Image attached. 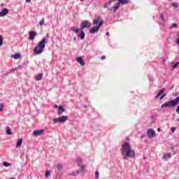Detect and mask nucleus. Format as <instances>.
Here are the masks:
<instances>
[{
    "label": "nucleus",
    "mask_w": 179,
    "mask_h": 179,
    "mask_svg": "<svg viewBox=\"0 0 179 179\" xmlns=\"http://www.w3.org/2000/svg\"><path fill=\"white\" fill-rule=\"evenodd\" d=\"M3 166H4V167H9V166H10V164H8L7 162H3Z\"/></svg>",
    "instance_id": "nucleus-30"
},
{
    "label": "nucleus",
    "mask_w": 179,
    "mask_h": 179,
    "mask_svg": "<svg viewBox=\"0 0 179 179\" xmlns=\"http://www.w3.org/2000/svg\"><path fill=\"white\" fill-rule=\"evenodd\" d=\"M177 36H178L177 38H179V32L177 33Z\"/></svg>",
    "instance_id": "nucleus-44"
},
{
    "label": "nucleus",
    "mask_w": 179,
    "mask_h": 179,
    "mask_svg": "<svg viewBox=\"0 0 179 179\" xmlns=\"http://www.w3.org/2000/svg\"><path fill=\"white\" fill-rule=\"evenodd\" d=\"M8 8H3L1 12H0V17H2L8 15Z\"/></svg>",
    "instance_id": "nucleus-13"
},
{
    "label": "nucleus",
    "mask_w": 179,
    "mask_h": 179,
    "mask_svg": "<svg viewBox=\"0 0 179 179\" xmlns=\"http://www.w3.org/2000/svg\"><path fill=\"white\" fill-rule=\"evenodd\" d=\"M27 1V2H30V0H26Z\"/></svg>",
    "instance_id": "nucleus-46"
},
{
    "label": "nucleus",
    "mask_w": 179,
    "mask_h": 179,
    "mask_svg": "<svg viewBox=\"0 0 179 179\" xmlns=\"http://www.w3.org/2000/svg\"><path fill=\"white\" fill-rule=\"evenodd\" d=\"M173 27H178V24H173L171 27H169V30H173Z\"/></svg>",
    "instance_id": "nucleus-23"
},
{
    "label": "nucleus",
    "mask_w": 179,
    "mask_h": 179,
    "mask_svg": "<svg viewBox=\"0 0 179 179\" xmlns=\"http://www.w3.org/2000/svg\"><path fill=\"white\" fill-rule=\"evenodd\" d=\"M49 176H51V171H47L45 173V177H49Z\"/></svg>",
    "instance_id": "nucleus-25"
},
{
    "label": "nucleus",
    "mask_w": 179,
    "mask_h": 179,
    "mask_svg": "<svg viewBox=\"0 0 179 179\" xmlns=\"http://www.w3.org/2000/svg\"><path fill=\"white\" fill-rule=\"evenodd\" d=\"M11 57H13L14 59H19V58H20L22 55H20V54H15V55H11Z\"/></svg>",
    "instance_id": "nucleus-18"
},
{
    "label": "nucleus",
    "mask_w": 179,
    "mask_h": 179,
    "mask_svg": "<svg viewBox=\"0 0 179 179\" xmlns=\"http://www.w3.org/2000/svg\"><path fill=\"white\" fill-rule=\"evenodd\" d=\"M45 23V21L44 20V18H43L40 22H39V25L43 26Z\"/></svg>",
    "instance_id": "nucleus-26"
},
{
    "label": "nucleus",
    "mask_w": 179,
    "mask_h": 179,
    "mask_svg": "<svg viewBox=\"0 0 179 179\" xmlns=\"http://www.w3.org/2000/svg\"><path fill=\"white\" fill-rule=\"evenodd\" d=\"M48 43V39L45 38H43V39L38 42V45L34 48V52L37 55L41 54L43 51H44V48H45V44Z\"/></svg>",
    "instance_id": "nucleus-2"
},
{
    "label": "nucleus",
    "mask_w": 179,
    "mask_h": 179,
    "mask_svg": "<svg viewBox=\"0 0 179 179\" xmlns=\"http://www.w3.org/2000/svg\"><path fill=\"white\" fill-rule=\"evenodd\" d=\"M85 167H86L85 165H82L80 166L81 170H85Z\"/></svg>",
    "instance_id": "nucleus-38"
},
{
    "label": "nucleus",
    "mask_w": 179,
    "mask_h": 179,
    "mask_svg": "<svg viewBox=\"0 0 179 179\" xmlns=\"http://www.w3.org/2000/svg\"><path fill=\"white\" fill-rule=\"evenodd\" d=\"M117 3L125 5L126 3H128V0H120Z\"/></svg>",
    "instance_id": "nucleus-19"
},
{
    "label": "nucleus",
    "mask_w": 179,
    "mask_h": 179,
    "mask_svg": "<svg viewBox=\"0 0 179 179\" xmlns=\"http://www.w3.org/2000/svg\"><path fill=\"white\" fill-rule=\"evenodd\" d=\"M15 71H17V68L13 69L11 70V72H15Z\"/></svg>",
    "instance_id": "nucleus-40"
},
{
    "label": "nucleus",
    "mask_w": 179,
    "mask_h": 179,
    "mask_svg": "<svg viewBox=\"0 0 179 179\" xmlns=\"http://www.w3.org/2000/svg\"><path fill=\"white\" fill-rule=\"evenodd\" d=\"M76 162L78 163V165L80 166V164L82 163V159L78 158V159H76Z\"/></svg>",
    "instance_id": "nucleus-28"
},
{
    "label": "nucleus",
    "mask_w": 179,
    "mask_h": 179,
    "mask_svg": "<svg viewBox=\"0 0 179 179\" xmlns=\"http://www.w3.org/2000/svg\"><path fill=\"white\" fill-rule=\"evenodd\" d=\"M106 36H108V32L106 34Z\"/></svg>",
    "instance_id": "nucleus-49"
},
{
    "label": "nucleus",
    "mask_w": 179,
    "mask_h": 179,
    "mask_svg": "<svg viewBox=\"0 0 179 179\" xmlns=\"http://www.w3.org/2000/svg\"><path fill=\"white\" fill-rule=\"evenodd\" d=\"M92 26V23L90 22L85 20L83 21L80 24V29L84 30V29H87V27H90Z\"/></svg>",
    "instance_id": "nucleus-6"
},
{
    "label": "nucleus",
    "mask_w": 179,
    "mask_h": 179,
    "mask_svg": "<svg viewBox=\"0 0 179 179\" xmlns=\"http://www.w3.org/2000/svg\"><path fill=\"white\" fill-rule=\"evenodd\" d=\"M95 178L99 179V171L95 172Z\"/></svg>",
    "instance_id": "nucleus-32"
},
{
    "label": "nucleus",
    "mask_w": 179,
    "mask_h": 179,
    "mask_svg": "<svg viewBox=\"0 0 179 179\" xmlns=\"http://www.w3.org/2000/svg\"><path fill=\"white\" fill-rule=\"evenodd\" d=\"M176 113H177V114H179V106L176 108Z\"/></svg>",
    "instance_id": "nucleus-39"
},
{
    "label": "nucleus",
    "mask_w": 179,
    "mask_h": 179,
    "mask_svg": "<svg viewBox=\"0 0 179 179\" xmlns=\"http://www.w3.org/2000/svg\"><path fill=\"white\" fill-rule=\"evenodd\" d=\"M53 121L56 123L60 122L63 124V122L68 121V116H61L60 117L54 119Z\"/></svg>",
    "instance_id": "nucleus-7"
},
{
    "label": "nucleus",
    "mask_w": 179,
    "mask_h": 179,
    "mask_svg": "<svg viewBox=\"0 0 179 179\" xmlns=\"http://www.w3.org/2000/svg\"><path fill=\"white\" fill-rule=\"evenodd\" d=\"M43 78V74H38L37 77H36V80H41Z\"/></svg>",
    "instance_id": "nucleus-22"
},
{
    "label": "nucleus",
    "mask_w": 179,
    "mask_h": 179,
    "mask_svg": "<svg viewBox=\"0 0 179 179\" xmlns=\"http://www.w3.org/2000/svg\"><path fill=\"white\" fill-rule=\"evenodd\" d=\"M92 23L96 27H92L90 30V33H91V34H94V33H97V31H99L100 27L103 26V23H104V22L101 20V17H97L95 20H94ZM97 24L99 25L97 26Z\"/></svg>",
    "instance_id": "nucleus-3"
},
{
    "label": "nucleus",
    "mask_w": 179,
    "mask_h": 179,
    "mask_svg": "<svg viewBox=\"0 0 179 179\" xmlns=\"http://www.w3.org/2000/svg\"><path fill=\"white\" fill-rule=\"evenodd\" d=\"M171 129L172 132H175L176 131V127H172Z\"/></svg>",
    "instance_id": "nucleus-37"
},
{
    "label": "nucleus",
    "mask_w": 179,
    "mask_h": 179,
    "mask_svg": "<svg viewBox=\"0 0 179 179\" xmlns=\"http://www.w3.org/2000/svg\"><path fill=\"white\" fill-rule=\"evenodd\" d=\"M160 17H161V19H162V22H165V20H164V15H163V14H162V13L161 14Z\"/></svg>",
    "instance_id": "nucleus-34"
},
{
    "label": "nucleus",
    "mask_w": 179,
    "mask_h": 179,
    "mask_svg": "<svg viewBox=\"0 0 179 179\" xmlns=\"http://www.w3.org/2000/svg\"><path fill=\"white\" fill-rule=\"evenodd\" d=\"M179 64V62H178L177 63H176L173 66V69H176V68H177V66H178Z\"/></svg>",
    "instance_id": "nucleus-31"
},
{
    "label": "nucleus",
    "mask_w": 179,
    "mask_h": 179,
    "mask_svg": "<svg viewBox=\"0 0 179 179\" xmlns=\"http://www.w3.org/2000/svg\"><path fill=\"white\" fill-rule=\"evenodd\" d=\"M74 175H75V173H71V176H74Z\"/></svg>",
    "instance_id": "nucleus-47"
},
{
    "label": "nucleus",
    "mask_w": 179,
    "mask_h": 179,
    "mask_svg": "<svg viewBox=\"0 0 179 179\" xmlns=\"http://www.w3.org/2000/svg\"><path fill=\"white\" fill-rule=\"evenodd\" d=\"M164 97H166V94H164V95L161 96L159 97L160 100H163V99H164Z\"/></svg>",
    "instance_id": "nucleus-36"
},
{
    "label": "nucleus",
    "mask_w": 179,
    "mask_h": 179,
    "mask_svg": "<svg viewBox=\"0 0 179 179\" xmlns=\"http://www.w3.org/2000/svg\"><path fill=\"white\" fill-rule=\"evenodd\" d=\"M54 107L57 110V108H58V105H55Z\"/></svg>",
    "instance_id": "nucleus-42"
},
{
    "label": "nucleus",
    "mask_w": 179,
    "mask_h": 179,
    "mask_svg": "<svg viewBox=\"0 0 179 179\" xmlns=\"http://www.w3.org/2000/svg\"><path fill=\"white\" fill-rule=\"evenodd\" d=\"M73 40H76V38L75 37V38H73Z\"/></svg>",
    "instance_id": "nucleus-50"
},
{
    "label": "nucleus",
    "mask_w": 179,
    "mask_h": 179,
    "mask_svg": "<svg viewBox=\"0 0 179 179\" xmlns=\"http://www.w3.org/2000/svg\"><path fill=\"white\" fill-rule=\"evenodd\" d=\"M157 131H158V132H160V131H162V129L160 128H158Z\"/></svg>",
    "instance_id": "nucleus-43"
},
{
    "label": "nucleus",
    "mask_w": 179,
    "mask_h": 179,
    "mask_svg": "<svg viewBox=\"0 0 179 179\" xmlns=\"http://www.w3.org/2000/svg\"><path fill=\"white\" fill-rule=\"evenodd\" d=\"M8 179H16V178H8Z\"/></svg>",
    "instance_id": "nucleus-45"
},
{
    "label": "nucleus",
    "mask_w": 179,
    "mask_h": 179,
    "mask_svg": "<svg viewBox=\"0 0 179 179\" xmlns=\"http://www.w3.org/2000/svg\"><path fill=\"white\" fill-rule=\"evenodd\" d=\"M172 6H173V8H178L179 6H178V3H171Z\"/></svg>",
    "instance_id": "nucleus-29"
},
{
    "label": "nucleus",
    "mask_w": 179,
    "mask_h": 179,
    "mask_svg": "<svg viewBox=\"0 0 179 179\" xmlns=\"http://www.w3.org/2000/svg\"><path fill=\"white\" fill-rule=\"evenodd\" d=\"M162 157L164 160H166L167 159H170V157H171V155H170V153L164 154Z\"/></svg>",
    "instance_id": "nucleus-17"
},
{
    "label": "nucleus",
    "mask_w": 179,
    "mask_h": 179,
    "mask_svg": "<svg viewBox=\"0 0 179 179\" xmlns=\"http://www.w3.org/2000/svg\"><path fill=\"white\" fill-rule=\"evenodd\" d=\"M6 134H7V135H12V131L10 129V127L6 128Z\"/></svg>",
    "instance_id": "nucleus-21"
},
{
    "label": "nucleus",
    "mask_w": 179,
    "mask_h": 179,
    "mask_svg": "<svg viewBox=\"0 0 179 179\" xmlns=\"http://www.w3.org/2000/svg\"><path fill=\"white\" fill-rule=\"evenodd\" d=\"M3 110V104L0 103V111H2Z\"/></svg>",
    "instance_id": "nucleus-35"
},
{
    "label": "nucleus",
    "mask_w": 179,
    "mask_h": 179,
    "mask_svg": "<svg viewBox=\"0 0 179 179\" xmlns=\"http://www.w3.org/2000/svg\"><path fill=\"white\" fill-rule=\"evenodd\" d=\"M35 36H37V32L33 31H29V40H34Z\"/></svg>",
    "instance_id": "nucleus-12"
},
{
    "label": "nucleus",
    "mask_w": 179,
    "mask_h": 179,
    "mask_svg": "<svg viewBox=\"0 0 179 179\" xmlns=\"http://www.w3.org/2000/svg\"><path fill=\"white\" fill-rule=\"evenodd\" d=\"M175 101H176V104H178V105L179 104V96H178L175 99Z\"/></svg>",
    "instance_id": "nucleus-33"
},
{
    "label": "nucleus",
    "mask_w": 179,
    "mask_h": 179,
    "mask_svg": "<svg viewBox=\"0 0 179 179\" xmlns=\"http://www.w3.org/2000/svg\"><path fill=\"white\" fill-rule=\"evenodd\" d=\"M101 59H106V56H102V57H101Z\"/></svg>",
    "instance_id": "nucleus-41"
},
{
    "label": "nucleus",
    "mask_w": 179,
    "mask_h": 179,
    "mask_svg": "<svg viewBox=\"0 0 179 179\" xmlns=\"http://www.w3.org/2000/svg\"><path fill=\"white\" fill-rule=\"evenodd\" d=\"M71 30L78 34V37H80L81 40L85 39V32L83 31V29H80L79 28L73 27L71 28Z\"/></svg>",
    "instance_id": "nucleus-4"
},
{
    "label": "nucleus",
    "mask_w": 179,
    "mask_h": 179,
    "mask_svg": "<svg viewBox=\"0 0 179 179\" xmlns=\"http://www.w3.org/2000/svg\"><path fill=\"white\" fill-rule=\"evenodd\" d=\"M120 3H117L116 6L113 7V8H110L109 9V10H113V13H115V12H117V10H118L120 9Z\"/></svg>",
    "instance_id": "nucleus-11"
},
{
    "label": "nucleus",
    "mask_w": 179,
    "mask_h": 179,
    "mask_svg": "<svg viewBox=\"0 0 179 179\" xmlns=\"http://www.w3.org/2000/svg\"><path fill=\"white\" fill-rule=\"evenodd\" d=\"M80 1H84V0H80Z\"/></svg>",
    "instance_id": "nucleus-51"
},
{
    "label": "nucleus",
    "mask_w": 179,
    "mask_h": 179,
    "mask_svg": "<svg viewBox=\"0 0 179 179\" xmlns=\"http://www.w3.org/2000/svg\"><path fill=\"white\" fill-rule=\"evenodd\" d=\"M166 91L165 88H162L157 94V96H155V99H157V97H160V96H162V94H163L164 93V92Z\"/></svg>",
    "instance_id": "nucleus-14"
},
{
    "label": "nucleus",
    "mask_w": 179,
    "mask_h": 179,
    "mask_svg": "<svg viewBox=\"0 0 179 179\" xmlns=\"http://www.w3.org/2000/svg\"><path fill=\"white\" fill-rule=\"evenodd\" d=\"M3 44V38L0 35V47Z\"/></svg>",
    "instance_id": "nucleus-27"
},
{
    "label": "nucleus",
    "mask_w": 179,
    "mask_h": 179,
    "mask_svg": "<svg viewBox=\"0 0 179 179\" xmlns=\"http://www.w3.org/2000/svg\"><path fill=\"white\" fill-rule=\"evenodd\" d=\"M62 164H57V170H59V171H61V170H62Z\"/></svg>",
    "instance_id": "nucleus-24"
},
{
    "label": "nucleus",
    "mask_w": 179,
    "mask_h": 179,
    "mask_svg": "<svg viewBox=\"0 0 179 179\" xmlns=\"http://www.w3.org/2000/svg\"><path fill=\"white\" fill-rule=\"evenodd\" d=\"M147 135L148 138H155L156 136V132H155V130L150 129L147 131Z\"/></svg>",
    "instance_id": "nucleus-8"
},
{
    "label": "nucleus",
    "mask_w": 179,
    "mask_h": 179,
    "mask_svg": "<svg viewBox=\"0 0 179 179\" xmlns=\"http://www.w3.org/2000/svg\"><path fill=\"white\" fill-rule=\"evenodd\" d=\"M64 111H65V109H64V106H59L57 114H59V115H61V114H62Z\"/></svg>",
    "instance_id": "nucleus-15"
},
{
    "label": "nucleus",
    "mask_w": 179,
    "mask_h": 179,
    "mask_svg": "<svg viewBox=\"0 0 179 179\" xmlns=\"http://www.w3.org/2000/svg\"><path fill=\"white\" fill-rule=\"evenodd\" d=\"M120 151L124 160H127V159L135 157V150L132 149V146L128 142L123 143Z\"/></svg>",
    "instance_id": "nucleus-1"
},
{
    "label": "nucleus",
    "mask_w": 179,
    "mask_h": 179,
    "mask_svg": "<svg viewBox=\"0 0 179 179\" xmlns=\"http://www.w3.org/2000/svg\"><path fill=\"white\" fill-rule=\"evenodd\" d=\"M22 143H23V139L19 138L16 144V148H20V146H22Z\"/></svg>",
    "instance_id": "nucleus-16"
},
{
    "label": "nucleus",
    "mask_w": 179,
    "mask_h": 179,
    "mask_svg": "<svg viewBox=\"0 0 179 179\" xmlns=\"http://www.w3.org/2000/svg\"><path fill=\"white\" fill-rule=\"evenodd\" d=\"M176 121H178L179 122V119H177Z\"/></svg>",
    "instance_id": "nucleus-48"
},
{
    "label": "nucleus",
    "mask_w": 179,
    "mask_h": 179,
    "mask_svg": "<svg viewBox=\"0 0 179 179\" xmlns=\"http://www.w3.org/2000/svg\"><path fill=\"white\" fill-rule=\"evenodd\" d=\"M44 134V129L35 130L33 131L34 136H40V135H43Z\"/></svg>",
    "instance_id": "nucleus-9"
},
{
    "label": "nucleus",
    "mask_w": 179,
    "mask_h": 179,
    "mask_svg": "<svg viewBox=\"0 0 179 179\" xmlns=\"http://www.w3.org/2000/svg\"><path fill=\"white\" fill-rule=\"evenodd\" d=\"M176 106H178L177 102L176 101V99H173L162 104L161 108H164L166 107H176Z\"/></svg>",
    "instance_id": "nucleus-5"
},
{
    "label": "nucleus",
    "mask_w": 179,
    "mask_h": 179,
    "mask_svg": "<svg viewBox=\"0 0 179 179\" xmlns=\"http://www.w3.org/2000/svg\"><path fill=\"white\" fill-rule=\"evenodd\" d=\"M112 3H113V1L111 0H110L108 3H107L104 5V6H103L104 9H106V8H108V6H111Z\"/></svg>",
    "instance_id": "nucleus-20"
},
{
    "label": "nucleus",
    "mask_w": 179,
    "mask_h": 179,
    "mask_svg": "<svg viewBox=\"0 0 179 179\" xmlns=\"http://www.w3.org/2000/svg\"><path fill=\"white\" fill-rule=\"evenodd\" d=\"M77 62L81 65V66H85V61L82 57H78L76 58Z\"/></svg>",
    "instance_id": "nucleus-10"
}]
</instances>
